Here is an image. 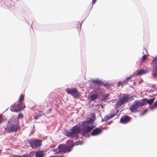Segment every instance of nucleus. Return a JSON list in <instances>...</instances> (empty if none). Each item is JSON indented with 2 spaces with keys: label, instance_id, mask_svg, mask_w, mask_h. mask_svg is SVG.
<instances>
[{
  "label": "nucleus",
  "instance_id": "obj_1",
  "mask_svg": "<svg viewBox=\"0 0 157 157\" xmlns=\"http://www.w3.org/2000/svg\"><path fill=\"white\" fill-rule=\"evenodd\" d=\"M78 144L77 143H75L74 144H72L70 146H68L65 144L59 145L57 148V150H58V152L65 153L69 152L71 151L74 145H77Z\"/></svg>",
  "mask_w": 157,
  "mask_h": 157
},
{
  "label": "nucleus",
  "instance_id": "obj_2",
  "mask_svg": "<svg viewBox=\"0 0 157 157\" xmlns=\"http://www.w3.org/2000/svg\"><path fill=\"white\" fill-rule=\"evenodd\" d=\"M132 97H130L128 94H125L123 97L120 98V100L116 102V108H119L121 107L122 104L128 102L131 100Z\"/></svg>",
  "mask_w": 157,
  "mask_h": 157
},
{
  "label": "nucleus",
  "instance_id": "obj_3",
  "mask_svg": "<svg viewBox=\"0 0 157 157\" xmlns=\"http://www.w3.org/2000/svg\"><path fill=\"white\" fill-rule=\"evenodd\" d=\"M140 104V101L136 100L129 108V110L131 111V112L133 113H136L139 112V109L141 108Z\"/></svg>",
  "mask_w": 157,
  "mask_h": 157
},
{
  "label": "nucleus",
  "instance_id": "obj_4",
  "mask_svg": "<svg viewBox=\"0 0 157 157\" xmlns=\"http://www.w3.org/2000/svg\"><path fill=\"white\" fill-rule=\"evenodd\" d=\"M152 66V75L154 78H157V56L154 59L151 63Z\"/></svg>",
  "mask_w": 157,
  "mask_h": 157
},
{
  "label": "nucleus",
  "instance_id": "obj_5",
  "mask_svg": "<svg viewBox=\"0 0 157 157\" xmlns=\"http://www.w3.org/2000/svg\"><path fill=\"white\" fill-rule=\"evenodd\" d=\"M25 107V106L22 102H19L17 105H14L11 109L12 111L15 112H18L19 110H23Z\"/></svg>",
  "mask_w": 157,
  "mask_h": 157
},
{
  "label": "nucleus",
  "instance_id": "obj_6",
  "mask_svg": "<svg viewBox=\"0 0 157 157\" xmlns=\"http://www.w3.org/2000/svg\"><path fill=\"white\" fill-rule=\"evenodd\" d=\"M30 145L33 147L36 148L40 147L42 144V141L40 140L31 139L29 141Z\"/></svg>",
  "mask_w": 157,
  "mask_h": 157
},
{
  "label": "nucleus",
  "instance_id": "obj_7",
  "mask_svg": "<svg viewBox=\"0 0 157 157\" xmlns=\"http://www.w3.org/2000/svg\"><path fill=\"white\" fill-rule=\"evenodd\" d=\"M66 91L68 94H71L75 98H76L79 96L78 91L75 88H67L66 89Z\"/></svg>",
  "mask_w": 157,
  "mask_h": 157
},
{
  "label": "nucleus",
  "instance_id": "obj_8",
  "mask_svg": "<svg viewBox=\"0 0 157 157\" xmlns=\"http://www.w3.org/2000/svg\"><path fill=\"white\" fill-rule=\"evenodd\" d=\"M19 128L18 125L17 124H15L10 127H7L5 128V132L9 133L14 132H16Z\"/></svg>",
  "mask_w": 157,
  "mask_h": 157
},
{
  "label": "nucleus",
  "instance_id": "obj_9",
  "mask_svg": "<svg viewBox=\"0 0 157 157\" xmlns=\"http://www.w3.org/2000/svg\"><path fill=\"white\" fill-rule=\"evenodd\" d=\"M82 128V134L83 136H85L86 134L89 133L94 128L93 126H91L88 125H84Z\"/></svg>",
  "mask_w": 157,
  "mask_h": 157
},
{
  "label": "nucleus",
  "instance_id": "obj_10",
  "mask_svg": "<svg viewBox=\"0 0 157 157\" xmlns=\"http://www.w3.org/2000/svg\"><path fill=\"white\" fill-rule=\"evenodd\" d=\"M131 119V117L128 116H123L121 118L120 121L122 123L126 124L129 122L130 121Z\"/></svg>",
  "mask_w": 157,
  "mask_h": 157
},
{
  "label": "nucleus",
  "instance_id": "obj_11",
  "mask_svg": "<svg viewBox=\"0 0 157 157\" xmlns=\"http://www.w3.org/2000/svg\"><path fill=\"white\" fill-rule=\"evenodd\" d=\"M102 131V130L100 128H96L93 130L91 135L92 136H97L101 134Z\"/></svg>",
  "mask_w": 157,
  "mask_h": 157
},
{
  "label": "nucleus",
  "instance_id": "obj_12",
  "mask_svg": "<svg viewBox=\"0 0 157 157\" xmlns=\"http://www.w3.org/2000/svg\"><path fill=\"white\" fill-rule=\"evenodd\" d=\"M71 131H72L75 134L77 135V133H79L80 131V127L79 126L75 125L72 127Z\"/></svg>",
  "mask_w": 157,
  "mask_h": 157
},
{
  "label": "nucleus",
  "instance_id": "obj_13",
  "mask_svg": "<svg viewBox=\"0 0 157 157\" xmlns=\"http://www.w3.org/2000/svg\"><path fill=\"white\" fill-rule=\"evenodd\" d=\"M66 134V136L71 139L76 137L77 136V135L73 132L72 131H71V132H67Z\"/></svg>",
  "mask_w": 157,
  "mask_h": 157
},
{
  "label": "nucleus",
  "instance_id": "obj_14",
  "mask_svg": "<svg viewBox=\"0 0 157 157\" xmlns=\"http://www.w3.org/2000/svg\"><path fill=\"white\" fill-rule=\"evenodd\" d=\"M92 81L93 83H96L98 86H102L103 85V82L98 79L92 80Z\"/></svg>",
  "mask_w": 157,
  "mask_h": 157
},
{
  "label": "nucleus",
  "instance_id": "obj_15",
  "mask_svg": "<svg viewBox=\"0 0 157 157\" xmlns=\"http://www.w3.org/2000/svg\"><path fill=\"white\" fill-rule=\"evenodd\" d=\"M115 115V114H113L108 115L105 117L104 118V120L106 121L110 119L113 117Z\"/></svg>",
  "mask_w": 157,
  "mask_h": 157
},
{
  "label": "nucleus",
  "instance_id": "obj_16",
  "mask_svg": "<svg viewBox=\"0 0 157 157\" xmlns=\"http://www.w3.org/2000/svg\"><path fill=\"white\" fill-rule=\"evenodd\" d=\"M140 105L142 107L144 105H146L147 104V99L144 98L141 101H140Z\"/></svg>",
  "mask_w": 157,
  "mask_h": 157
},
{
  "label": "nucleus",
  "instance_id": "obj_17",
  "mask_svg": "<svg viewBox=\"0 0 157 157\" xmlns=\"http://www.w3.org/2000/svg\"><path fill=\"white\" fill-rule=\"evenodd\" d=\"M43 152L42 151H37L36 152L35 157H43Z\"/></svg>",
  "mask_w": 157,
  "mask_h": 157
},
{
  "label": "nucleus",
  "instance_id": "obj_18",
  "mask_svg": "<svg viewBox=\"0 0 157 157\" xmlns=\"http://www.w3.org/2000/svg\"><path fill=\"white\" fill-rule=\"evenodd\" d=\"M98 95L97 94H94L91 95L90 96V99L92 101H94L96 98H98Z\"/></svg>",
  "mask_w": 157,
  "mask_h": 157
},
{
  "label": "nucleus",
  "instance_id": "obj_19",
  "mask_svg": "<svg viewBox=\"0 0 157 157\" xmlns=\"http://www.w3.org/2000/svg\"><path fill=\"white\" fill-rule=\"evenodd\" d=\"M94 120L95 119L93 120L92 119L90 118L89 120L84 121L83 123V124H84L86 123L88 125L91 124L93 123V121H94Z\"/></svg>",
  "mask_w": 157,
  "mask_h": 157
},
{
  "label": "nucleus",
  "instance_id": "obj_20",
  "mask_svg": "<svg viewBox=\"0 0 157 157\" xmlns=\"http://www.w3.org/2000/svg\"><path fill=\"white\" fill-rule=\"evenodd\" d=\"M124 84H126V81H124L122 82L121 81H120L118 82L117 84V86L119 87L121 86H123Z\"/></svg>",
  "mask_w": 157,
  "mask_h": 157
},
{
  "label": "nucleus",
  "instance_id": "obj_21",
  "mask_svg": "<svg viewBox=\"0 0 157 157\" xmlns=\"http://www.w3.org/2000/svg\"><path fill=\"white\" fill-rule=\"evenodd\" d=\"M155 99L154 98H152L150 99H147V103L151 105L154 101Z\"/></svg>",
  "mask_w": 157,
  "mask_h": 157
},
{
  "label": "nucleus",
  "instance_id": "obj_22",
  "mask_svg": "<svg viewBox=\"0 0 157 157\" xmlns=\"http://www.w3.org/2000/svg\"><path fill=\"white\" fill-rule=\"evenodd\" d=\"M145 71L144 70H141L140 71H137V75H142L143 74L145 73Z\"/></svg>",
  "mask_w": 157,
  "mask_h": 157
},
{
  "label": "nucleus",
  "instance_id": "obj_23",
  "mask_svg": "<svg viewBox=\"0 0 157 157\" xmlns=\"http://www.w3.org/2000/svg\"><path fill=\"white\" fill-rule=\"evenodd\" d=\"M109 95V94L103 95L102 96V101L105 100Z\"/></svg>",
  "mask_w": 157,
  "mask_h": 157
},
{
  "label": "nucleus",
  "instance_id": "obj_24",
  "mask_svg": "<svg viewBox=\"0 0 157 157\" xmlns=\"http://www.w3.org/2000/svg\"><path fill=\"white\" fill-rule=\"evenodd\" d=\"M132 76H130L129 77H127L125 80H124V81H126V84H127V82L128 81L131 82L132 81Z\"/></svg>",
  "mask_w": 157,
  "mask_h": 157
},
{
  "label": "nucleus",
  "instance_id": "obj_25",
  "mask_svg": "<svg viewBox=\"0 0 157 157\" xmlns=\"http://www.w3.org/2000/svg\"><path fill=\"white\" fill-rule=\"evenodd\" d=\"M24 99V95H22L20 96V98L19 99V102H22Z\"/></svg>",
  "mask_w": 157,
  "mask_h": 157
},
{
  "label": "nucleus",
  "instance_id": "obj_26",
  "mask_svg": "<svg viewBox=\"0 0 157 157\" xmlns=\"http://www.w3.org/2000/svg\"><path fill=\"white\" fill-rule=\"evenodd\" d=\"M157 107V100L155 101V102L154 104V105L152 106L151 107V110H152L155 108H156Z\"/></svg>",
  "mask_w": 157,
  "mask_h": 157
},
{
  "label": "nucleus",
  "instance_id": "obj_27",
  "mask_svg": "<svg viewBox=\"0 0 157 157\" xmlns=\"http://www.w3.org/2000/svg\"><path fill=\"white\" fill-rule=\"evenodd\" d=\"M45 116V114L43 113V112L42 111H40L39 112V114L37 115V116H38L39 117H41L43 116Z\"/></svg>",
  "mask_w": 157,
  "mask_h": 157
},
{
  "label": "nucleus",
  "instance_id": "obj_28",
  "mask_svg": "<svg viewBox=\"0 0 157 157\" xmlns=\"http://www.w3.org/2000/svg\"><path fill=\"white\" fill-rule=\"evenodd\" d=\"M147 59V56L144 55L142 57V62H144Z\"/></svg>",
  "mask_w": 157,
  "mask_h": 157
},
{
  "label": "nucleus",
  "instance_id": "obj_29",
  "mask_svg": "<svg viewBox=\"0 0 157 157\" xmlns=\"http://www.w3.org/2000/svg\"><path fill=\"white\" fill-rule=\"evenodd\" d=\"M99 86H98L95 87L94 89H95V92H96L97 91H98L100 89L99 88Z\"/></svg>",
  "mask_w": 157,
  "mask_h": 157
},
{
  "label": "nucleus",
  "instance_id": "obj_30",
  "mask_svg": "<svg viewBox=\"0 0 157 157\" xmlns=\"http://www.w3.org/2000/svg\"><path fill=\"white\" fill-rule=\"evenodd\" d=\"M23 115L21 113H20L18 115V119L23 118Z\"/></svg>",
  "mask_w": 157,
  "mask_h": 157
},
{
  "label": "nucleus",
  "instance_id": "obj_31",
  "mask_svg": "<svg viewBox=\"0 0 157 157\" xmlns=\"http://www.w3.org/2000/svg\"><path fill=\"white\" fill-rule=\"evenodd\" d=\"M103 85L104 86H105L106 87H109V86H110V85H109L107 83H105V84H104L103 83Z\"/></svg>",
  "mask_w": 157,
  "mask_h": 157
},
{
  "label": "nucleus",
  "instance_id": "obj_32",
  "mask_svg": "<svg viewBox=\"0 0 157 157\" xmlns=\"http://www.w3.org/2000/svg\"><path fill=\"white\" fill-rule=\"evenodd\" d=\"M39 118V117H38V116H37V115L36 116H35L34 117V119L35 120H36L37 119H38Z\"/></svg>",
  "mask_w": 157,
  "mask_h": 157
},
{
  "label": "nucleus",
  "instance_id": "obj_33",
  "mask_svg": "<svg viewBox=\"0 0 157 157\" xmlns=\"http://www.w3.org/2000/svg\"><path fill=\"white\" fill-rule=\"evenodd\" d=\"M97 0H93L92 1V3L93 4H94L96 2Z\"/></svg>",
  "mask_w": 157,
  "mask_h": 157
},
{
  "label": "nucleus",
  "instance_id": "obj_34",
  "mask_svg": "<svg viewBox=\"0 0 157 157\" xmlns=\"http://www.w3.org/2000/svg\"><path fill=\"white\" fill-rule=\"evenodd\" d=\"M2 122V118L1 117H0V123Z\"/></svg>",
  "mask_w": 157,
  "mask_h": 157
},
{
  "label": "nucleus",
  "instance_id": "obj_35",
  "mask_svg": "<svg viewBox=\"0 0 157 157\" xmlns=\"http://www.w3.org/2000/svg\"><path fill=\"white\" fill-rule=\"evenodd\" d=\"M112 121H110V122H108L107 124H110L111 123H112Z\"/></svg>",
  "mask_w": 157,
  "mask_h": 157
},
{
  "label": "nucleus",
  "instance_id": "obj_36",
  "mask_svg": "<svg viewBox=\"0 0 157 157\" xmlns=\"http://www.w3.org/2000/svg\"><path fill=\"white\" fill-rule=\"evenodd\" d=\"M82 22L81 23V24L80 25V27H81V26L82 25Z\"/></svg>",
  "mask_w": 157,
  "mask_h": 157
}]
</instances>
